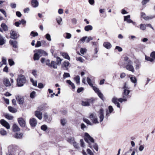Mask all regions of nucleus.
<instances>
[{
    "label": "nucleus",
    "instance_id": "b1692460",
    "mask_svg": "<svg viewBox=\"0 0 155 155\" xmlns=\"http://www.w3.org/2000/svg\"><path fill=\"white\" fill-rule=\"evenodd\" d=\"M45 41H38L37 42V43H36L35 45V47L36 48H38L39 47L41 46V44L43 43H45Z\"/></svg>",
    "mask_w": 155,
    "mask_h": 155
},
{
    "label": "nucleus",
    "instance_id": "bb28decb",
    "mask_svg": "<svg viewBox=\"0 0 155 155\" xmlns=\"http://www.w3.org/2000/svg\"><path fill=\"white\" fill-rule=\"evenodd\" d=\"M131 77H130V79L131 81L133 83H136L137 80L135 77L133 75H131Z\"/></svg>",
    "mask_w": 155,
    "mask_h": 155
},
{
    "label": "nucleus",
    "instance_id": "bf43d9fd",
    "mask_svg": "<svg viewBox=\"0 0 155 155\" xmlns=\"http://www.w3.org/2000/svg\"><path fill=\"white\" fill-rule=\"evenodd\" d=\"M140 63L139 62H137L136 63V66H135L136 69V70H137V69H139L140 67Z\"/></svg>",
    "mask_w": 155,
    "mask_h": 155
},
{
    "label": "nucleus",
    "instance_id": "f8f14e48",
    "mask_svg": "<svg viewBox=\"0 0 155 155\" xmlns=\"http://www.w3.org/2000/svg\"><path fill=\"white\" fill-rule=\"evenodd\" d=\"M18 122L22 127H24L25 126V122L22 118H19L18 119Z\"/></svg>",
    "mask_w": 155,
    "mask_h": 155
},
{
    "label": "nucleus",
    "instance_id": "680f3d73",
    "mask_svg": "<svg viewBox=\"0 0 155 155\" xmlns=\"http://www.w3.org/2000/svg\"><path fill=\"white\" fill-rule=\"evenodd\" d=\"M9 64L10 66H12L14 64V62L12 59H9L8 60Z\"/></svg>",
    "mask_w": 155,
    "mask_h": 155
},
{
    "label": "nucleus",
    "instance_id": "aec40b11",
    "mask_svg": "<svg viewBox=\"0 0 155 155\" xmlns=\"http://www.w3.org/2000/svg\"><path fill=\"white\" fill-rule=\"evenodd\" d=\"M31 5L34 8H36L38 5V2L37 0H32L31 2Z\"/></svg>",
    "mask_w": 155,
    "mask_h": 155
},
{
    "label": "nucleus",
    "instance_id": "c9c22d12",
    "mask_svg": "<svg viewBox=\"0 0 155 155\" xmlns=\"http://www.w3.org/2000/svg\"><path fill=\"white\" fill-rule=\"evenodd\" d=\"M62 56L64 58L67 59L69 60L70 59L69 56L68 54H67V53H63L62 54Z\"/></svg>",
    "mask_w": 155,
    "mask_h": 155
},
{
    "label": "nucleus",
    "instance_id": "a211bd4d",
    "mask_svg": "<svg viewBox=\"0 0 155 155\" xmlns=\"http://www.w3.org/2000/svg\"><path fill=\"white\" fill-rule=\"evenodd\" d=\"M112 102L114 103L115 104L117 105L118 107H120V105L119 103L118 102V99L117 98L114 97L112 99Z\"/></svg>",
    "mask_w": 155,
    "mask_h": 155
},
{
    "label": "nucleus",
    "instance_id": "f03ea898",
    "mask_svg": "<svg viewBox=\"0 0 155 155\" xmlns=\"http://www.w3.org/2000/svg\"><path fill=\"white\" fill-rule=\"evenodd\" d=\"M84 139L85 141L88 143V146L92 148V146L91 144L94 143V142L93 138L88 133H85Z\"/></svg>",
    "mask_w": 155,
    "mask_h": 155
},
{
    "label": "nucleus",
    "instance_id": "72a5a7b5",
    "mask_svg": "<svg viewBox=\"0 0 155 155\" xmlns=\"http://www.w3.org/2000/svg\"><path fill=\"white\" fill-rule=\"evenodd\" d=\"M67 141L70 144H73V143L75 142L74 139V137L68 138L67 140Z\"/></svg>",
    "mask_w": 155,
    "mask_h": 155
},
{
    "label": "nucleus",
    "instance_id": "0e129e2a",
    "mask_svg": "<svg viewBox=\"0 0 155 155\" xmlns=\"http://www.w3.org/2000/svg\"><path fill=\"white\" fill-rule=\"evenodd\" d=\"M2 64H6V59L4 57L2 58Z\"/></svg>",
    "mask_w": 155,
    "mask_h": 155
},
{
    "label": "nucleus",
    "instance_id": "4c0bfd02",
    "mask_svg": "<svg viewBox=\"0 0 155 155\" xmlns=\"http://www.w3.org/2000/svg\"><path fill=\"white\" fill-rule=\"evenodd\" d=\"M92 145V148H94L97 151H98V148L97 145L96 143H92L91 144Z\"/></svg>",
    "mask_w": 155,
    "mask_h": 155
},
{
    "label": "nucleus",
    "instance_id": "4468645a",
    "mask_svg": "<svg viewBox=\"0 0 155 155\" xmlns=\"http://www.w3.org/2000/svg\"><path fill=\"white\" fill-rule=\"evenodd\" d=\"M29 122L30 125L32 127L35 126L37 125V122L36 119L34 118L30 119Z\"/></svg>",
    "mask_w": 155,
    "mask_h": 155
},
{
    "label": "nucleus",
    "instance_id": "6ab92c4d",
    "mask_svg": "<svg viewBox=\"0 0 155 155\" xmlns=\"http://www.w3.org/2000/svg\"><path fill=\"white\" fill-rule=\"evenodd\" d=\"M35 116L39 120H41L42 118V113L41 111L37 110L35 112Z\"/></svg>",
    "mask_w": 155,
    "mask_h": 155
},
{
    "label": "nucleus",
    "instance_id": "8fccbe9b",
    "mask_svg": "<svg viewBox=\"0 0 155 155\" xmlns=\"http://www.w3.org/2000/svg\"><path fill=\"white\" fill-rule=\"evenodd\" d=\"M155 17V16H145V17H143V19H145V20H149L150 19H152V18H154Z\"/></svg>",
    "mask_w": 155,
    "mask_h": 155
},
{
    "label": "nucleus",
    "instance_id": "c85d7f7f",
    "mask_svg": "<svg viewBox=\"0 0 155 155\" xmlns=\"http://www.w3.org/2000/svg\"><path fill=\"white\" fill-rule=\"evenodd\" d=\"M66 82L70 85L73 89H74L75 88V87L74 84L70 80H67L66 81Z\"/></svg>",
    "mask_w": 155,
    "mask_h": 155
},
{
    "label": "nucleus",
    "instance_id": "e2e57ef3",
    "mask_svg": "<svg viewBox=\"0 0 155 155\" xmlns=\"http://www.w3.org/2000/svg\"><path fill=\"white\" fill-rule=\"evenodd\" d=\"M5 40L4 39H0V45H2L5 43Z\"/></svg>",
    "mask_w": 155,
    "mask_h": 155
},
{
    "label": "nucleus",
    "instance_id": "e433bc0d",
    "mask_svg": "<svg viewBox=\"0 0 155 155\" xmlns=\"http://www.w3.org/2000/svg\"><path fill=\"white\" fill-rule=\"evenodd\" d=\"M69 64L70 63L69 62L65 61L64 62L62 65V66L63 67H64L65 68H67H67L68 66L69 65Z\"/></svg>",
    "mask_w": 155,
    "mask_h": 155
},
{
    "label": "nucleus",
    "instance_id": "338daca9",
    "mask_svg": "<svg viewBox=\"0 0 155 155\" xmlns=\"http://www.w3.org/2000/svg\"><path fill=\"white\" fill-rule=\"evenodd\" d=\"M77 60L81 62H83L84 61V59L81 57H79L76 58Z\"/></svg>",
    "mask_w": 155,
    "mask_h": 155
},
{
    "label": "nucleus",
    "instance_id": "f3484780",
    "mask_svg": "<svg viewBox=\"0 0 155 155\" xmlns=\"http://www.w3.org/2000/svg\"><path fill=\"white\" fill-rule=\"evenodd\" d=\"M16 99L19 104H22L24 102V98L22 97L17 95L16 96Z\"/></svg>",
    "mask_w": 155,
    "mask_h": 155
},
{
    "label": "nucleus",
    "instance_id": "4d7b16f0",
    "mask_svg": "<svg viewBox=\"0 0 155 155\" xmlns=\"http://www.w3.org/2000/svg\"><path fill=\"white\" fill-rule=\"evenodd\" d=\"M47 129V127L45 125H43L41 126V129L44 131H45Z\"/></svg>",
    "mask_w": 155,
    "mask_h": 155
},
{
    "label": "nucleus",
    "instance_id": "58836bf2",
    "mask_svg": "<svg viewBox=\"0 0 155 155\" xmlns=\"http://www.w3.org/2000/svg\"><path fill=\"white\" fill-rule=\"evenodd\" d=\"M44 118L47 121H50L52 120L51 118L49 119V120H48V114L46 113H45L44 114Z\"/></svg>",
    "mask_w": 155,
    "mask_h": 155
},
{
    "label": "nucleus",
    "instance_id": "7c9ffc66",
    "mask_svg": "<svg viewBox=\"0 0 155 155\" xmlns=\"http://www.w3.org/2000/svg\"><path fill=\"white\" fill-rule=\"evenodd\" d=\"M40 57L39 56V54L37 52H36L34 54L33 57L34 60L35 61L38 60L39 59Z\"/></svg>",
    "mask_w": 155,
    "mask_h": 155
},
{
    "label": "nucleus",
    "instance_id": "3c124183",
    "mask_svg": "<svg viewBox=\"0 0 155 155\" xmlns=\"http://www.w3.org/2000/svg\"><path fill=\"white\" fill-rule=\"evenodd\" d=\"M140 28L143 30H144L146 28V25L141 24L140 25Z\"/></svg>",
    "mask_w": 155,
    "mask_h": 155
},
{
    "label": "nucleus",
    "instance_id": "79ce46f5",
    "mask_svg": "<svg viewBox=\"0 0 155 155\" xmlns=\"http://www.w3.org/2000/svg\"><path fill=\"white\" fill-rule=\"evenodd\" d=\"M118 101L122 103L123 102H125L127 101V99L126 98H120L118 99Z\"/></svg>",
    "mask_w": 155,
    "mask_h": 155
},
{
    "label": "nucleus",
    "instance_id": "dca6fc26",
    "mask_svg": "<svg viewBox=\"0 0 155 155\" xmlns=\"http://www.w3.org/2000/svg\"><path fill=\"white\" fill-rule=\"evenodd\" d=\"M37 52L39 54L40 57L42 56L47 55H48V54L45 51L42 50H39L37 51Z\"/></svg>",
    "mask_w": 155,
    "mask_h": 155
},
{
    "label": "nucleus",
    "instance_id": "9d476101",
    "mask_svg": "<svg viewBox=\"0 0 155 155\" xmlns=\"http://www.w3.org/2000/svg\"><path fill=\"white\" fill-rule=\"evenodd\" d=\"M41 62L42 64L45 63L46 65L49 67H50L51 64L50 60L48 59H46L45 58H42L41 59Z\"/></svg>",
    "mask_w": 155,
    "mask_h": 155
},
{
    "label": "nucleus",
    "instance_id": "49530a36",
    "mask_svg": "<svg viewBox=\"0 0 155 155\" xmlns=\"http://www.w3.org/2000/svg\"><path fill=\"white\" fill-rule=\"evenodd\" d=\"M87 83L91 87L93 86V85L92 82L91 81V80L88 77H87Z\"/></svg>",
    "mask_w": 155,
    "mask_h": 155
},
{
    "label": "nucleus",
    "instance_id": "7ed1b4c3",
    "mask_svg": "<svg viewBox=\"0 0 155 155\" xmlns=\"http://www.w3.org/2000/svg\"><path fill=\"white\" fill-rule=\"evenodd\" d=\"M26 79L25 77L22 75H19L17 80V84L18 87H21L25 83Z\"/></svg>",
    "mask_w": 155,
    "mask_h": 155
},
{
    "label": "nucleus",
    "instance_id": "f257e3e1",
    "mask_svg": "<svg viewBox=\"0 0 155 155\" xmlns=\"http://www.w3.org/2000/svg\"><path fill=\"white\" fill-rule=\"evenodd\" d=\"M124 65L125 68L127 70L134 73V69L133 65V62L129 58L126 56L124 57Z\"/></svg>",
    "mask_w": 155,
    "mask_h": 155
},
{
    "label": "nucleus",
    "instance_id": "052dcab7",
    "mask_svg": "<svg viewBox=\"0 0 155 155\" xmlns=\"http://www.w3.org/2000/svg\"><path fill=\"white\" fill-rule=\"evenodd\" d=\"M74 147L76 149H78L79 148V144L78 143H76V142H74L73 143Z\"/></svg>",
    "mask_w": 155,
    "mask_h": 155
},
{
    "label": "nucleus",
    "instance_id": "6e6d98bb",
    "mask_svg": "<svg viewBox=\"0 0 155 155\" xmlns=\"http://www.w3.org/2000/svg\"><path fill=\"white\" fill-rule=\"evenodd\" d=\"M63 76V78L65 79L67 78L70 77V75L69 73H64Z\"/></svg>",
    "mask_w": 155,
    "mask_h": 155
},
{
    "label": "nucleus",
    "instance_id": "6e6552de",
    "mask_svg": "<svg viewBox=\"0 0 155 155\" xmlns=\"http://www.w3.org/2000/svg\"><path fill=\"white\" fill-rule=\"evenodd\" d=\"M19 36V35L15 31H11L10 32V37L11 38L14 39H16Z\"/></svg>",
    "mask_w": 155,
    "mask_h": 155
},
{
    "label": "nucleus",
    "instance_id": "cd10ccee",
    "mask_svg": "<svg viewBox=\"0 0 155 155\" xmlns=\"http://www.w3.org/2000/svg\"><path fill=\"white\" fill-rule=\"evenodd\" d=\"M8 109L9 111L12 113H15L17 112V110L15 109L10 106H8Z\"/></svg>",
    "mask_w": 155,
    "mask_h": 155
},
{
    "label": "nucleus",
    "instance_id": "864d4df0",
    "mask_svg": "<svg viewBox=\"0 0 155 155\" xmlns=\"http://www.w3.org/2000/svg\"><path fill=\"white\" fill-rule=\"evenodd\" d=\"M30 35H32L33 37H35L38 36V34L37 32H34L33 31H32L31 32Z\"/></svg>",
    "mask_w": 155,
    "mask_h": 155
},
{
    "label": "nucleus",
    "instance_id": "13d9d810",
    "mask_svg": "<svg viewBox=\"0 0 155 155\" xmlns=\"http://www.w3.org/2000/svg\"><path fill=\"white\" fill-rule=\"evenodd\" d=\"M44 106L43 105H41L38 107L37 110L41 111L44 110Z\"/></svg>",
    "mask_w": 155,
    "mask_h": 155
},
{
    "label": "nucleus",
    "instance_id": "0eeeda50",
    "mask_svg": "<svg viewBox=\"0 0 155 155\" xmlns=\"http://www.w3.org/2000/svg\"><path fill=\"white\" fill-rule=\"evenodd\" d=\"M130 92V91L129 90H127L125 89L124 90L122 94L123 98H126L127 99L130 98L131 97V96L129 95Z\"/></svg>",
    "mask_w": 155,
    "mask_h": 155
},
{
    "label": "nucleus",
    "instance_id": "20e7f679",
    "mask_svg": "<svg viewBox=\"0 0 155 155\" xmlns=\"http://www.w3.org/2000/svg\"><path fill=\"white\" fill-rule=\"evenodd\" d=\"M145 59L151 62H155V51H153L150 53V57L145 56Z\"/></svg>",
    "mask_w": 155,
    "mask_h": 155
},
{
    "label": "nucleus",
    "instance_id": "5fc2aeb1",
    "mask_svg": "<svg viewBox=\"0 0 155 155\" xmlns=\"http://www.w3.org/2000/svg\"><path fill=\"white\" fill-rule=\"evenodd\" d=\"M84 121L88 125H92L91 123L87 119H84Z\"/></svg>",
    "mask_w": 155,
    "mask_h": 155
},
{
    "label": "nucleus",
    "instance_id": "f704fd0d",
    "mask_svg": "<svg viewBox=\"0 0 155 155\" xmlns=\"http://www.w3.org/2000/svg\"><path fill=\"white\" fill-rule=\"evenodd\" d=\"M74 80L76 81L77 84H79L80 83V77L78 75L76 76L74 78Z\"/></svg>",
    "mask_w": 155,
    "mask_h": 155
},
{
    "label": "nucleus",
    "instance_id": "a878e982",
    "mask_svg": "<svg viewBox=\"0 0 155 155\" xmlns=\"http://www.w3.org/2000/svg\"><path fill=\"white\" fill-rule=\"evenodd\" d=\"M84 30L85 31H88L91 30L93 29V27L91 25H88L84 27Z\"/></svg>",
    "mask_w": 155,
    "mask_h": 155
},
{
    "label": "nucleus",
    "instance_id": "9b49d317",
    "mask_svg": "<svg viewBox=\"0 0 155 155\" xmlns=\"http://www.w3.org/2000/svg\"><path fill=\"white\" fill-rule=\"evenodd\" d=\"M100 121L101 122L103 121L104 117V111L102 108H101L99 111Z\"/></svg>",
    "mask_w": 155,
    "mask_h": 155
},
{
    "label": "nucleus",
    "instance_id": "c756f323",
    "mask_svg": "<svg viewBox=\"0 0 155 155\" xmlns=\"http://www.w3.org/2000/svg\"><path fill=\"white\" fill-rule=\"evenodd\" d=\"M23 134L22 133L18 134L16 133L14 136V137L18 139L21 138L22 137Z\"/></svg>",
    "mask_w": 155,
    "mask_h": 155
},
{
    "label": "nucleus",
    "instance_id": "5701e85b",
    "mask_svg": "<svg viewBox=\"0 0 155 155\" xmlns=\"http://www.w3.org/2000/svg\"><path fill=\"white\" fill-rule=\"evenodd\" d=\"M13 130L14 132L18 131L20 130V128L16 124H14L12 126Z\"/></svg>",
    "mask_w": 155,
    "mask_h": 155
},
{
    "label": "nucleus",
    "instance_id": "a18cd8bd",
    "mask_svg": "<svg viewBox=\"0 0 155 155\" xmlns=\"http://www.w3.org/2000/svg\"><path fill=\"white\" fill-rule=\"evenodd\" d=\"M91 87H93V89L97 94L99 93V92L100 91L99 90V89L93 85V86H91Z\"/></svg>",
    "mask_w": 155,
    "mask_h": 155
},
{
    "label": "nucleus",
    "instance_id": "69168bd1",
    "mask_svg": "<svg viewBox=\"0 0 155 155\" xmlns=\"http://www.w3.org/2000/svg\"><path fill=\"white\" fill-rule=\"evenodd\" d=\"M86 51V50L85 49L81 48L80 49V51L81 54H84Z\"/></svg>",
    "mask_w": 155,
    "mask_h": 155
},
{
    "label": "nucleus",
    "instance_id": "ea45409f",
    "mask_svg": "<svg viewBox=\"0 0 155 155\" xmlns=\"http://www.w3.org/2000/svg\"><path fill=\"white\" fill-rule=\"evenodd\" d=\"M99 97L102 100H104L105 98L104 97L103 94L101 92V91L99 92V93L97 94Z\"/></svg>",
    "mask_w": 155,
    "mask_h": 155
},
{
    "label": "nucleus",
    "instance_id": "473e14b6",
    "mask_svg": "<svg viewBox=\"0 0 155 155\" xmlns=\"http://www.w3.org/2000/svg\"><path fill=\"white\" fill-rule=\"evenodd\" d=\"M0 133L2 135H5L7 134L6 131L3 128H1L0 130Z\"/></svg>",
    "mask_w": 155,
    "mask_h": 155
},
{
    "label": "nucleus",
    "instance_id": "37998d69",
    "mask_svg": "<svg viewBox=\"0 0 155 155\" xmlns=\"http://www.w3.org/2000/svg\"><path fill=\"white\" fill-rule=\"evenodd\" d=\"M36 95V92L35 91H33L30 93V97L32 99L34 98Z\"/></svg>",
    "mask_w": 155,
    "mask_h": 155
},
{
    "label": "nucleus",
    "instance_id": "de8ad7c7",
    "mask_svg": "<svg viewBox=\"0 0 155 155\" xmlns=\"http://www.w3.org/2000/svg\"><path fill=\"white\" fill-rule=\"evenodd\" d=\"M45 38H46L48 41H51V37L50 35L49 34H47L45 35Z\"/></svg>",
    "mask_w": 155,
    "mask_h": 155
},
{
    "label": "nucleus",
    "instance_id": "c03bdc74",
    "mask_svg": "<svg viewBox=\"0 0 155 155\" xmlns=\"http://www.w3.org/2000/svg\"><path fill=\"white\" fill-rule=\"evenodd\" d=\"M65 35H66V36L65 38L66 39H69L71 37V35L70 33H65Z\"/></svg>",
    "mask_w": 155,
    "mask_h": 155
},
{
    "label": "nucleus",
    "instance_id": "412c9836",
    "mask_svg": "<svg viewBox=\"0 0 155 155\" xmlns=\"http://www.w3.org/2000/svg\"><path fill=\"white\" fill-rule=\"evenodd\" d=\"M103 46L107 49H110L112 46L111 44L108 42H104L103 44Z\"/></svg>",
    "mask_w": 155,
    "mask_h": 155
},
{
    "label": "nucleus",
    "instance_id": "423d86ee",
    "mask_svg": "<svg viewBox=\"0 0 155 155\" xmlns=\"http://www.w3.org/2000/svg\"><path fill=\"white\" fill-rule=\"evenodd\" d=\"M124 21H127V23H132L133 25H137L136 23L130 19V15H129L124 17Z\"/></svg>",
    "mask_w": 155,
    "mask_h": 155
},
{
    "label": "nucleus",
    "instance_id": "39448f33",
    "mask_svg": "<svg viewBox=\"0 0 155 155\" xmlns=\"http://www.w3.org/2000/svg\"><path fill=\"white\" fill-rule=\"evenodd\" d=\"M89 118L91 119L93 123L95 124L99 123L97 116L95 114H91L90 115Z\"/></svg>",
    "mask_w": 155,
    "mask_h": 155
},
{
    "label": "nucleus",
    "instance_id": "09e8293b",
    "mask_svg": "<svg viewBox=\"0 0 155 155\" xmlns=\"http://www.w3.org/2000/svg\"><path fill=\"white\" fill-rule=\"evenodd\" d=\"M87 100L89 103V104L90 105V104H92L94 102L95 100L94 98H92L91 99H88Z\"/></svg>",
    "mask_w": 155,
    "mask_h": 155
},
{
    "label": "nucleus",
    "instance_id": "603ef678",
    "mask_svg": "<svg viewBox=\"0 0 155 155\" xmlns=\"http://www.w3.org/2000/svg\"><path fill=\"white\" fill-rule=\"evenodd\" d=\"M56 59H57V60H56L57 63H57L58 65H59L60 64H61V61H62V60L59 57H57Z\"/></svg>",
    "mask_w": 155,
    "mask_h": 155
},
{
    "label": "nucleus",
    "instance_id": "1a4fd4ad",
    "mask_svg": "<svg viewBox=\"0 0 155 155\" xmlns=\"http://www.w3.org/2000/svg\"><path fill=\"white\" fill-rule=\"evenodd\" d=\"M0 124L3 126L5 127L7 129H9L10 126L9 123L4 119H1L0 120Z\"/></svg>",
    "mask_w": 155,
    "mask_h": 155
},
{
    "label": "nucleus",
    "instance_id": "2f4dec72",
    "mask_svg": "<svg viewBox=\"0 0 155 155\" xmlns=\"http://www.w3.org/2000/svg\"><path fill=\"white\" fill-rule=\"evenodd\" d=\"M5 116L6 119L10 120H12L13 118V117L12 116L8 114H5Z\"/></svg>",
    "mask_w": 155,
    "mask_h": 155
},
{
    "label": "nucleus",
    "instance_id": "4be33fe9",
    "mask_svg": "<svg viewBox=\"0 0 155 155\" xmlns=\"http://www.w3.org/2000/svg\"><path fill=\"white\" fill-rule=\"evenodd\" d=\"M58 64L56 62L54 61H51L49 67L53 68H54L56 69L57 68Z\"/></svg>",
    "mask_w": 155,
    "mask_h": 155
},
{
    "label": "nucleus",
    "instance_id": "2eb2a0df",
    "mask_svg": "<svg viewBox=\"0 0 155 155\" xmlns=\"http://www.w3.org/2000/svg\"><path fill=\"white\" fill-rule=\"evenodd\" d=\"M3 83L6 87H9L11 86V84L9 79L7 78H5L3 79Z\"/></svg>",
    "mask_w": 155,
    "mask_h": 155
},
{
    "label": "nucleus",
    "instance_id": "393cba45",
    "mask_svg": "<svg viewBox=\"0 0 155 155\" xmlns=\"http://www.w3.org/2000/svg\"><path fill=\"white\" fill-rule=\"evenodd\" d=\"M1 27L5 31H7L8 30V26L5 23H2L1 25Z\"/></svg>",
    "mask_w": 155,
    "mask_h": 155
},
{
    "label": "nucleus",
    "instance_id": "a19ab883",
    "mask_svg": "<svg viewBox=\"0 0 155 155\" xmlns=\"http://www.w3.org/2000/svg\"><path fill=\"white\" fill-rule=\"evenodd\" d=\"M82 105L84 106H90V104H89V103L87 100L86 101H82Z\"/></svg>",
    "mask_w": 155,
    "mask_h": 155
},
{
    "label": "nucleus",
    "instance_id": "ddd939ff",
    "mask_svg": "<svg viewBox=\"0 0 155 155\" xmlns=\"http://www.w3.org/2000/svg\"><path fill=\"white\" fill-rule=\"evenodd\" d=\"M9 43L10 45L14 48H16L18 47V42L17 41L10 40Z\"/></svg>",
    "mask_w": 155,
    "mask_h": 155
},
{
    "label": "nucleus",
    "instance_id": "774afa93",
    "mask_svg": "<svg viewBox=\"0 0 155 155\" xmlns=\"http://www.w3.org/2000/svg\"><path fill=\"white\" fill-rule=\"evenodd\" d=\"M87 153L90 155H94V153L92 151L89 149H87Z\"/></svg>",
    "mask_w": 155,
    "mask_h": 155
}]
</instances>
